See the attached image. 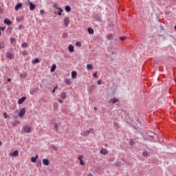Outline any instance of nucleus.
I'll return each mask as SVG.
<instances>
[{"label":"nucleus","instance_id":"24","mask_svg":"<svg viewBox=\"0 0 176 176\" xmlns=\"http://www.w3.org/2000/svg\"><path fill=\"white\" fill-rule=\"evenodd\" d=\"M3 117L5 118V119H10V116H9L8 115V113L5 112V113H3Z\"/></svg>","mask_w":176,"mask_h":176},{"label":"nucleus","instance_id":"32","mask_svg":"<svg viewBox=\"0 0 176 176\" xmlns=\"http://www.w3.org/2000/svg\"><path fill=\"white\" fill-rule=\"evenodd\" d=\"M76 46L78 47H80V46H82V43L80 42H77L76 43Z\"/></svg>","mask_w":176,"mask_h":176},{"label":"nucleus","instance_id":"20","mask_svg":"<svg viewBox=\"0 0 176 176\" xmlns=\"http://www.w3.org/2000/svg\"><path fill=\"white\" fill-rule=\"evenodd\" d=\"M56 68H57V66L56 64H53L52 67H51V72H54V71H56Z\"/></svg>","mask_w":176,"mask_h":176},{"label":"nucleus","instance_id":"56","mask_svg":"<svg viewBox=\"0 0 176 176\" xmlns=\"http://www.w3.org/2000/svg\"><path fill=\"white\" fill-rule=\"evenodd\" d=\"M175 31H176V25L175 26Z\"/></svg>","mask_w":176,"mask_h":176},{"label":"nucleus","instance_id":"14","mask_svg":"<svg viewBox=\"0 0 176 176\" xmlns=\"http://www.w3.org/2000/svg\"><path fill=\"white\" fill-rule=\"evenodd\" d=\"M68 50L70 53H74V45H69Z\"/></svg>","mask_w":176,"mask_h":176},{"label":"nucleus","instance_id":"49","mask_svg":"<svg viewBox=\"0 0 176 176\" xmlns=\"http://www.w3.org/2000/svg\"><path fill=\"white\" fill-rule=\"evenodd\" d=\"M58 102H60V104H63V102H64L61 100H58Z\"/></svg>","mask_w":176,"mask_h":176},{"label":"nucleus","instance_id":"45","mask_svg":"<svg viewBox=\"0 0 176 176\" xmlns=\"http://www.w3.org/2000/svg\"><path fill=\"white\" fill-rule=\"evenodd\" d=\"M94 78H97V72L93 74Z\"/></svg>","mask_w":176,"mask_h":176},{"label":"nucleus","instance_id":"36","mask_svg":"<svg viewBox=\"0 0 176 176\" xmlns=\"http://www.w3.org/2000/svg\"><path fill=\"white\" fill-rule=\"evenodd\" d=\"M34 93H35V89H31L30 90V94H32V96H34Z\"/></svg>","mask_w":176,"mask_h":176},{"label":"nucleus","instance_id":"26","mask_svg":"<svg viewBox=\"0 0 176 176\" xmlns=\"http://www.w3.org/2000/svg\"><path fill=\"white\" fill-rule=\"evenodd\" d=\"M27 75V73L21 74L19 78H26Z\"/></svg>","mask_w":176,"mask_h":176},{"label":"nucleus","instance_id":"31","mask_svg":"<svg viewBox=\"0 0 176 176\" xmlns=\"http://www.w3.org/2000/svg\"><path fill=\"white\" fill-rule=\"evenodd\" d=\"M58 88V85H56L54 87V89L52 90V93H56V90H57V89Z\"/></svg>","mask_w":176,"mask_h":176},{"label":"nucleus","instance_id":"38","mask_svg":"<svg viewBox=\"0 0 176 176\" xmlns=\"http://www.w3.org/2000/svg\"><path fill=\"white\" fill-rule=\"evenodd\" d=\"M19 123H20V122L19 121H16V122H13L12 123V126H16V124H19Z\"/></svg>","mask_w":176,"mask_h":176},{"label":"nucleus","instance_id":"6","mask_svg":"<svg viewBox=\"0 0 176 176\" xmlns=\"http://www.w3.org/2000/svg\"><path fill=\"white\" fill-rule=\"evenodd\" d=\"M10 156L11 157H16V156H19V151H17V150H16V151H14V152H12V153H10Z\"/></svg>","mask_w":176,"mask_h":176},{"label":"nucleus","instance_id":"39","mask_svg":"<svg viewBox=\"0 0 176 176\" xmlns=\"http://www.w3.org/2000/svg\"><path fill=\"white\" fill-rule=\"evenodd\" d=\"M113 124L115 127H117V129L119 128V124L118 122H114Z\"/></svg>","mask_w":176,"mask_h":176},{"label":"nucleus","instance_id":"3","mask_svg":"<svg viewBox=\"0 0 176 176\" xmlns=\"http://www.w3.org/2000/svg\"><path fill=\"white\" fill-rule=\"evenodd\" d=\"M78 160H80V164H81V166H85L86 164V163L85 162V161H83V155H80L78 157Z\"/></svg>","mask_w":176,"mask_h":176},{"label":"nucleus","instance_id":"42","mask_svg":"<svg viewBox=\"0 0 176 176\" xmlns=\"http://www.w3.org/2000/svg\"><path fill=\"white\" fill-rule=\"evenodd\" d=\"M120 41H125L126 40V37L125 36H122L120 37Z\"/></svg>","mask_w":176,"mask_h":176},{"label":"nucleus","instance_id":"16","mask_svg":"<svg viewBox=\"0 0 176 176\" xmlns=\"http://www.w3.org/2000/svg\"><path fill=\"white\" fill-rule=\"evenodd\" d=\"M36 159H38V155H36L35 157H32L31 158V162L32 163H35L36 162Z\"/></svg>","mask_w":176,"mask_h":176},{"label":"nucleus","instance_id":"54","mask_svg":"<svg viewBox=\"0 0 176 176\" xmlns=\"http://www.w3.org/2000/svg\"><path fill=\"white\" fill-rule=\"evenodd\" d=\"M2 145V142L0 141V146Z\"/></svg>","mask_w":176,"mask_h":176},{"label":"nucleus","instance_id":"22","mask_svg":"<svg viewBox=\"0 0 176 176\" xmlns=\"http://www.w3.org/2000/svg\"><path fill=\"white\" fill-rule=\"evenodd\" d=\"M65 82L66 83V85H67L68 86H69V85H71V79L69 78H66L65 80Z\"/></svg>","mask_w":176,"mask_h":176},{"label":"nucleus","instance_id":"2","mask_svg":"<svg viewBox=\"0 0 176 176\" xmlns=\"http://www.w3.org/2000/svg\"><path fill=\"white\" fill-rule=\"evenodd\" d=\"M94 129H90L89 130H87L82 133H81V135H84L85 137H87V135H89V133H93Z\"/></svg>","mask_w":176,"mask_h":176},{"label":"nucleus","instance_id":"21","mask_svg":"<svg viewBox=\"0 0 176 176\" xmlns=\"http://www.w3.org/2000/svg\"><path fill=\"white\" fill-rule=\"evenodd\" d=\"M119 102V100L116 98L111 99L110 101H109V102H112V104H116V102Z\"/></svg>","mask_w":176,"mask_h":176},{"label":"nucleus","instance_id":"28","mask_svg":"<svg viewBox=\"0 0 176 176\" xmlns=\"http://www.w3.org/2000/svg\"><path fill=\"white\" fill-rule=\"evenodd\" d=\"M87 69H93V65H91V64H88V65H87Z\"/></svg>","mask_w":176,"mask_h":176},{"label":"nucleus","instance_id":"41","mask_svg":"<svg viewBox=\"0 0 176 176\" xmlns=\"http://www.w3.org/2000/svg\"><path fill=\"white\" fill-rule=\"evenodd\" d=\"M3 47H5V45H3V43H1L0 44V49H3Z\"/></svg>","mask_w":176,"mask_h":176},{"label":"nucleus","instance_id":"23","mask_svg":"<svg viewBox=\"0 0 176 176\" xmlns=\"http://www.w3.org/2000/svg\"><path fill=\"white\" fill-rule=\"evenodd\" d=\"M57 9L59 10L58 16H61V14H63V12H64V10L61 8H57Z\"/></svg>","mask_w":176,"mask_h":176},{"label":"nucleus","instance_id":"27","mask_svg":"<svg viewBox=\"0 0 176 176\" xmlns=\"http://www.w3.org/2000/svg\"><path fill=\"white\" fill-rule=\"evenodd\" d=\"M65 10L66 12H69L71 11V7L69 6H67L65 7Z\"/></svg>","mask_w":176,"mask_h":176},{"label":"nucleus","instance_id":"8","mask_svg":"<svg viewBox=\"0 0 176 176\" xmlns=\"http://www.w3.org/2000/svg\"><path fill=\"white\" fill-rule=\"evenodd\" d=\"M113 36H115V35L113 34H107L106 36V38L107 39H108L109 41H111L112 39H113Z\"/></svg>","mask_w":176,"mask_h":176},{"label":"nucleus","instance_id":"46","mask_svg":"<svg viewBox=\"0 0 176 176\" xmlns=\"http://www.w3.org/2000/svg\"><path fill=\"white\" fill-rule=\"evenodd\" d=\"M91 89H92V90H94L96 89V85H91Z\"/></svg>","mask_w":176,"mask_h":176},{"label":"nucleus","instance_id":"47","mask_svg":"<svg viewBox=\"0 0 176 176\" xmlns=\"http://www.w3.org/2000/svg\"><path fill=\"white\" fill-rule=\"evenodd\" d=\"M42 164V162L38 161L37 162V166H41Z\"/></svg>","mask_w":176,"mask_h":176},{"label":"nucleus","instance_id":"10","mask_svg":"<svg viewBox=\"0 0 176 176\" xmlns=\"http://www.w3.org/2000/svg\"><path fill=\"white\" fill-rule=\"evenodd\" d=\"M23 4L21 3H19L15 6V10H18L20 8H22Z\"/></svg>","mask_w":176,"mask_h":176},{"label":"nucleus","instance_id":"48","mask_svg":"<svg viewBox=\"0 0 176 176\" xmlns=\"http://www.w3.org/2000/svg\"><path fill=\"white\" fill-rule=\"evenodd\" d=\"M40 13H41V14H43L45 13V11H44L43 10H41L40 11Z\"/></svg>","mask_w":176,"mask_h":176},{"label":"nucleus","instance_id":"43","mask_svg":"<svg viewBox=\"0 0 176 176\" xmlns=\"http://www.w3.org/2000/svg\"><path fill=\"white\" fill-rule=\"evenodd\" d=\"M53 6H54V8H56V9H57V8H58V7H57V6H58V5L57 4V3H54V5H53Z\"/></svg>","mask_w":176,"mask_h":176},{"label":"nucleus","instance_id":"5","mask_svg":"<svg viewBox=\"0 0 176 176\" xmlns=\"http://www.w3.org/2000/svg\"><path fill=\"white\" fill-rule=\"evenodd\" d=\"M24 115H25V108H22L21 110H20V112L19 113V116L20 118H23V116H24Z\"/></svg>","mask_w":176,"mask_h":176},{"label":"nucleus","instance_id":"53","mask_svg":"<svg viewBox=\"0 0 176 176\" xmlns=\"http://www.w3.org/2000/svg\"><path fill=\"white\" fill-rule=\"evenodd\" d=\"M94 111H97V107H94Z\"/></svg>","mask_w":176,"mask_h":176},{"label":"nucleus","instance_id":"29","mask_svg":"<svg viewBox=\"0 0 176 176\" xmlns=\"http://www.w3.org/2000/svg\"><path fill=\"white\" fill-rule=\"evenodd\" d=\"M50 164V162L47 159H45V166H49Z\"/></svg>","mask_w":176,"mask_h":176},{"label":"nucleus","instance_id":"57","mask_svg":"<svg viewBox=\"0 0 176 176\" xmlns=\"http://www.w3.org/2000/svg\"><path fill=\"white\" fill-rule=\"evenodd\" d=\"M0 35H1V28H0Z\"/></svg>","mask_w":176,"mask_h":176},{"label":"nucleus","instance_id":"55","mask_svg":"<svg viewBox=\"0 0 176 176\" xmlns=\"http://www.w3.org/2000/svg\"><path fill=\"white\" fill-rule=\"evenodd\" d=\"M88 176H93V175H91V174H89Z\"/></svg>","mask_w":176,"mask_h":176},{"label":"nucleus","instance_id":"50","mask_svg":"<svg viewBox=\"0 0 176 176\" xmlns=\"http://www.w3.org/2000/svg\"><path fill=\"white\" fill-rule=\"evenodd\" d=\"M8 82H12V79L11 78H8Z\"/></svg>","mask_w":176,"mask_h":176},{"label":"nucleus","instance_id":"19","mask_svg":"<svg viewBox=\"0 0 176 176\" xmlns=\"http://www.w3.org/2000/svg\"><path fill=\"white\" fill-rule=\"evenodd\" d=\"M6 57L7 58L12 60V58H13V54H12L11 53H7Z\"/></svg>","mask_w":176,"mask_h":176},{"label":"nucleus","instance_id":"15","mask_svg":"<svg viewBox=\"0 0 176 176\" xmlns=\"http://www.w3.org/2000/svg\"><path fill=\"white\" fill-rule=\"evenodd\" d=\"M39 63V59L36 58L32 60V64H38Z\"/></svg>","mask_w":176,"mask_h":176},{"label":"nucleus","instance_id":"11","mask_svg":"<svg viewBox=\"0 0 176 176\" xmlns=\"http://www.w3.org/2000/svg\"><path fill=\"white\" fill-rule=\"evenodd\" d=\"M87 31L90 35H93V34H94V30L91 28H88Z\"/></svg>","mask_w":176,"mask_h":176},{"label":"nucleus","instance_id":"30","mask_svg":"<svg viewBox=\"0 0 176 176\" xmlns=\"http://www.w3.org/2000/svg\"><path fill=\"white\" fill-rule=\"evenodd\" d=\"M22 47H28V43H23L21 44Z\"/></svg>","mask_w":176,"mask_h":176},{"label":"nucleus","instance_id":"52","mask_svg":"<svg viewBox=\"0 0 176 176\" xmlns=\"http://www.w3.org/2000/svg\"><path fill=\"white\" fill-rule=\"evenodd\" d=\"M43 164H45V159L43 160Z\"/></svg>","mask_w":176,"mask_h":176},{"label":"nucleus","instance_id":"13","mask_svg":"<svg viewBox=\"0 0 176 176\" xmlns=\"http://www.w3.org/2000/svg\"><path fill=\"white\" fill-rule=\"evenodd\" d=\"M30 10H34L35 9V5L32 2H29Z\"/></svg>","mask_w":176,"mask_h":176},{"label":"nucleus","instance_id":"17","mask_svg":"<svg viewBox=\"0 0 176 176\" xmlns=\"http://www.w3.org/2000/svg\"><path fill=\"white\" fill-rule=\"evenodd\" d=\"M78 74L76 73V71H73L72 72V78H73V79H75L76 78V75H77Z\"/></svg>","mask_w":176,"mask_h":176},{"label":"nucleus","instance_id":"9","mask_svg":"<svg viewBox=\"0 0 176 176\" xmlns=\"http://www.w3.org/2000/svg\"><path fill=\"white\" fill-rule=\"evenodd\" d=\"M4 24H6L7 25H12V21L8 19H6L4 20Z\"/></svg>","mask_w":176,"mask_h":176},{"label":"nucleus","instance_id":"7","mask_svg":"<svg viewBox=\"0 0 176 176\" xmlns=\"http://www.w3.org/2000/svg\"><path fill=\"white\" fill-rule=\"evenodd\" d=\"M25 100H27V98L25 96V97H22L21 98H20L18 100V104L19 105H21V104H23L24 102V101H25Z\"/></svg>","mask_w":176,"mask_h":176},{"label":"nucleus","instance_id":"44","mask_svg":"<svg viewBox=\"0 0 176 176\" xmlns=\"http://www.w3.org/2000/svg\"><path fill=\"white\" fill-rule=\"evenodd\" d=\"M97 83L98 85H102V82L101 81V80H98Z\"/></svg>","mask_w":176,"mask_h":176},{"label":"nucleus","instance_id":"37","mask_svg":"<svg viewBox=\"0 0 176 176\" xmlns=\"http://www.w3.org/2000/svg\"><path fill=\"white\" fill-rule=\"evenodd\" d=\"M62 36H63V38H67L68 36V34L63 33Z\"/></svg>","mask_w":176,"mask_h":176},{"label":"nucleus","instance_id":"51","mask_svg":"<svg viewBox=\"0 0 176 176\" xmlns=\"http://www.w3.org/2000/svg\"><path fill=\"white\" fill-rule=\"evenodd\" d=\"M1 30L2 31H5V28H1Z\"/></svg>","mask_w":176,"mask_h":176},{"label":"nucleus","instance_id":"40","mask_svg":"<svg viewBox=\"0 0 176 176\" xmlns=\"http://www.w3.org/2000/svg\"><path fill=\"white\" fill-rule=\"evenodd\" d=\"M52 149H54V151H57V146H56L55 145H52Z\"/></svg>","mask_w":176,"mask_h":176},{"label":"nucleus","instance_id":"12","mask_svg":"<svg viewBox=\"0 0 176 176\" xmlns=\"http://www.w3.org/2000/svg\"><path fill=\"white\" fill-rule=\"evenodd\" d=\"M100 153H101L102 155H107V153H108V150L104 149V148H102V149L100 150Z\"/></svg>","mask_w":176,"mask_h":176},{"label":"nucleus","instance_id":"1","mask_svg":"<svg viewBox=\"0 0 176 176\" xmlns=\"http://www.w3.org/2000/svg\"><path fill=\"white\" fill-rule=\"evenodd\" d=\"M32 128L30 126H23L22 129L23 133H31Z\"/></svg>","mask_w":176,"mask_h":176},{"label":"nucleus","instance_id":"18","mask_svg":"<svg viewBox=\"0 0 176 176\" xmlns=\"http://www.w3.org/2000/svg\"><path fill=\"white\" fill-rule=\"evenodd\" d=\"M60 98H63V100H65V98H67V94L62 92L60 94Z\"/></svg>","mask_w":176,"mask_h":176},{"label":"nucleus","instance_id":"35","mask_svg":"<svg viewBox=\"0 0 176 176\" xmlns=\"http://www.w3.org/2000/svg\"><path fill=\"white\" fill-rule=\"evenodd\" d=\"M10 42H11V43H13V42H16V38H10Z\"/></svg>","mask_w":176,"mask_h":176},{"label":"nucleus","instance_id":"34","mask_svg":"<svg viewBox=\"0 0 176 176\" xmlns=\"http://www.w3.org/2000/svg\"><path fill=\"white\" fill-rule=\"evenodd\" d=\"M54 129L56 130V131H58V125H57V124H55Z\"/></svg>","mask_w":176,"mask_h":176},{"label":"nucleus","instance_id":"58","mask_svg":"<svg viewBox=\"0 0 176 176\" xmlns=\"http://www.w3.org/2000/svg\"><path fill=\"white\" fill-rule=\"evenodd\" d=\"M16 112H17V110H16Z\"/></svg>","mask_w":176,"mask_h":176},{"label":"nucleus","instance_id":"33","mask_svg":"<svg viewBox=\"0 0 176 176\" xmlns=\"http://www.w3.org/2000/svg\"><path fill=\"white\" fill-rule=\"evenodd\" d=\"M144 156H148L149 155V153L147 152V151H144L143 152V154H142Z\"/></svg>","mask_w":176,"mask_h":176},{"label":"nucleus","instance_id":"25","mask_svg":"<svg viewBox=\"0 0 176 176\" xmlns=\"http://www.w3.org/2000/svg\"><path fill=\"white\" fill-rule=\"evenodd\" d=\"M135 144V143L134 142V140L131 139V140H129V144H130L131 146H134Z\"/></svg>","mask_w":176,"mask_h":176},{"label":"nucleus","instance_id":"4","mask_svg":"<svg viewBox=\"0 0 176 176\" xmlns=\"http://www.w3.org/2000/svg\"><path fill=\"white\" fill-rule=\"evenodd\" d=\"M64 22V25H65V27H68L69 25V17H65L63 20Z\"/></svg>","mask_w":176,"mask_h":176}]
</instances>
